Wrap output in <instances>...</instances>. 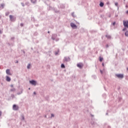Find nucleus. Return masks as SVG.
Returning a JSON list of instances; mask_svg holds the SVG:
<instances>
[{"instance_id": "obj_29", "label": "nucleus", "mask_w": 128, "mask_h": 128, "mask_svg": "<svg viewBox=\"0 0 128 128\" xmlns=\"http://www.w3.org/2000/svg\"><path fill=\"white\" fill-rule=\"evenodd\" d=\"M34 94H36V92H34Z\"/></svg>"}, {"instance_id": "obj_21", "label": "nucleus", "mask_w": 128, "mask_h": 128, "mask_svg": "<svg viewBox=\"0 0 128 128\" xmlns=\"http://www.w3.org/2000/svg\"><path fill=\"white\" fill-rule=\"evenodd\" d=\"M54 116V114H52V117L53 118Z\"/></svg>"}, {"instance_id": "obj_35", "label": "nucleus", "mask_w": 128, "mask_h": 128, "mask_svg": "<svg viewBox=\"0 0 128 128\" xmlns=\"http://www.w3.org/2000/svg\"><path fill=\"white\" fill-rule=\"evenodd\" d=\"M64 60H66V58H65V59H64Z\"/></svg>"}, {"instance_id": "obj_7", "label": "nucleus", "mask_w": 128, "mask_h": 128, "mask_svg": "<svg viewBox=\"0 0 128 128\" xmlns=\"http://www.w3.org/2000/svg\"><path fill=\"white\" fill-rule=\"evenodd\" d=\"M6 74H8V76H12V74H10V72L8 69L6 70Z\"/></svg>"}, {"instance_id": "obj_31", "label": "nucleus", "mask_w": 128, "mask_h": 128, "mask_svg": "<svg viewBox=\"0 0 128 128\" xmlns=\"http://www.w3.org/2000/svg\"><path fill=\"white\" fill-rule=\"evenodd\" d=\"M72 16H74V14H72Z\"/></svg>"}, {"instance_id": "obj_16", "label": "nucleus", "mask_w": 128, "mask_h": 128, "mask_svg": "<svg viewBox=\"0 0 128 128\" xmlns=\"http://www.w3.org/2000/svg\"><path fill=\"white\" fill-rule=\"evenodd\" d=\"M106 38H110V35H106Z\"/></svg>"}, {"instance_id": "obj_19", "label": "nucleus", "mask_w": 128, "mask_h": 128, "mask_svg": "<svg viewBox=\"0 0 128 128\" xmlns=\"http://www.w3.org/2000/svg\"><path fill=\"white\" fill-rule=\"evenodd\" d=\"M8 14H10V12H6V16H8Z\"/></svg>"}, {"instance_id": "obj_23", "label": "nucleus", "mask_w": 128, "mask_h": 128, "mask_svg": "<svg viewBox=\"0 0 128 128\" xmlns=\"http://www.w3.org/2000/svg\"><path fill=\"white\" fill-rule=\"evenodd\" d=\"M0 116H2V112L0 111Z\"/></svg>"}, {"instance_id": "obj_33", "label": "nucleus", "mask_w": 128, "mask_h": 128, "mask_svg": "<svg viewBox=\"0 0 128 128\" xmlns=\"http://www.w3.org/2000/svg\"><path fill=\"white\" fill-rule=\"evenodd\" d=\"M28 90H30V88H28Z\"/></svg>"}, {"instance_id": "obj_15", "label": "nucleus", "mask_w": 128, "mask_h": 128, "mask_svg": "<svg viewBox=\"0 0 128 128\" xmlns=\"http://www.w3.org/2000/svg\"><path fill=\"white\" fill-rule=\"evenodd\" d=\"M27 68H28V69L30 68V64H28V65Z\"/></svg>"}, {"instance_id": "obj_24", "label": "nucleus", "mask_w": 128, "mask_h": 128, "mask_svg": "<svg viewBox=\"0 0 128 128\" xmlns=\"http://www.w3.org/2000/svg\"><path fill=\"white\" fill-rule=\"evenodd\" d=\"M21 26H24V24H20Z\"/></svg>"}, {"instance_id": "obj_4", "label": "nucleus", "mask_w": 128, "mask_h": 128, "mask_svg": "<svg viewBox=\"0 0 128 128\" xmlns=\"http://www.w3.org/2000/svg\"><path fill=\"white\" fill-rule=\"evenodd\" d=\"M30 84H32L33 86H36V82L32 80L30 81Z\"/></svg>"}, {"instance_id": "obj_17", "label": "nucleus", "mask_w": 128, "mask_h": 128, "mask_svg": "<svg viewBox=\"0 0 128 128\" xmlns=\"http://www.w3.org/2000/svg\"><path fill=\"white\" fill-rule=\"evenodd\" d=\"M16 90V89L14 88H13L12 89L10 90L11 92H14Z\"/></svg>"}, {"instance_id": "obj_25", "label": "nucleus", "mask_w": 128, "mask_h": 128, "mask_svg": "<svg viewBox=\"0 0 128 128\" xmlns=\"http://www.w3.org/2000/svg\"><path fill=\"white\" fill-rule=\"evenodd\" d=\"M11 88H14V85L12 84L10 85Z\"/></svg>"}, {"instance_id": "obj_26", "label": "nucleus", "mask_w": 128, "mask_h": 128, "mask_svg": "<svg viewBox=\"0 0 128 128\" xmlns=\"http://www.w3.org/2000/svg\"><path fill=\"white\" fill-rule=\"evenodd\" d=\"M102 66H104V63L102 64Z\"/></svg>"}, {"instance_id": "obj_5", "label": "nucleus", "mask_w": 128, "mask_h": 128, "mask_svg": "<svg viewBox=\"0 0 128 128\" xmlns=\"http://www.w3.org/2000/svg\"><path fill=\"white\" fill-rule=\"evenodd\" d=\"M77 66L78 68H82V67L84 66V65L82 63H79L77 64Z\"/></svg>"}, {"instance_id": "obj_11", "label": "nucleus", "mask_w": 128, "mask_h": 128, "mask_svg": "<svg viewBox=\"0 0 128 128\" xmlns=\"http://www.w3.org/2000/svg\"><path fill=\"white\" fill-rule=\"evenodd\" d=\"M100 62H102V60H104V58H102V57H100Z\"/></svg>"}, {"instance_id": "obj_2", "label": "nucleus", "mask_w": 128, "mask_h": 128, "mask_svg": "<svg viewBox=\"0 0 128 128\" xmlns=\"http://www.w3.org/2000/svg\"><path fill=\"white\" fill-rule=\"evenodd\" d=\"M14 110H18L19 108L18 106L16 104H14L12 106Z\"/></svg>"}, {"instance_id": "obj_20", "label": "nucleus", "mask_w": 128, "mask_h": 128, "mask_svg": "<svg viewBox=\"0 0 128 128\" xmlns=\"http://www.w3.org/2000/svg\"><path fill=\"white\" fill-rule=\"evenodd\" d=\"M112 24H113V26H114V24H116V22H114L112 23Z\"/></svg>"}, {"instance_id": "obj_30", "label": "nucleus", "mask_w": 128, "mask_h": 128, "mask_svg": "<svg viewBox=\"0 0 128 128\" xmlns=\"http://www.w3.org/2000/svg\"><path fill=\"white\" fill-rule=\"evenodd\" d=\"M0 34H2V30H0Z\"/></svg>"}, {"instance_id": "obj_27", "label": "nucleus", "mask_w": 128, "mask_h": 128, "mask_svg": "<svg viewBox=\"0 0 128 128\" xmlns=\"http://www.w3.org/2000/svg\"><path fill=\"white\" fill-rule=\"evenodd\" d=\"M126 14H128V10L126 11Z\"/></svg>"}, {"instance_id": "obj_22", "label": "nucleus", "mask_w": 128, "mask_h": 128, "mask_svg": "<svg viewBox=\"0 0 128 128\" xmlns=\"http://www.w3.org/2000/svg\"><path fill=\"white\" fill-rule=\"evenodd\" d=\"M100 73H101L102 74H103V72H102V70H100Z\"/></svg>"}, {"instance_id": "obj_18", "label": "nucleus", "mask_w": 128, "mask_h": 128, "mask_svg": "<svg viewBox=\"0 0 128 128\" xmlns=\"http://www.w3.org/2000/svg\"><path fill=\"white\" fill-rule=\"evenodd\" d=\"M4 4H2L1 8H4Z\"/></svg>"}, {"instance_id": "obj_3", "label": "nucleus", "mask_w": 128, "mask_h": 128, "mask_svg": "<svg viewBox=\"0 0 128 128\" xmlns=\"http://www.w3.org/2000/svg\"><path fill=\"white\" fill-rule=\"evenodd\" d=\"M10 18L11 22H14V20H16V18L14 17V16L12 15L10 16Z\"/></svg>"}, {"instance_id": "obj_9", "label": "nucleus", "mask_w": 128, "mask_h": 128, "mask_svg": "<svg viewBox=\"0 0 128 128\" xmlns=\"http://www.w3.org/2000/svg\"><path fill=\"white\" fill-rule=\"evenodd\" d=\"M124 34H125L126 36H128V29H126V30Z\"/></svg>"}, {"instance_id": "obj_12", "label": "nucleus", "mask_w": 128, "mask_h": 128, "mask_svg": "<svg viewBox=\"0 0 128 128\" xmlns=\"http://www.w3.org/2000/svg\"><path fill=\"white\" fill-rule=\"evenodd\" d=\"M100 6H101V8H102V6H104V3L101 2L100 4Z\"/></svg>"}, {"instance_id": "obj_1", "label": "nucleus", "mask_w": 128, "mask_h": 128, "mask_svg": "<svg viewBox=\"0 0 128 128\" xmlns=\"http://www.w3.org/2000/svg\"><path fill=\"white\" fill-rule=\"evenodd\" d=\"M116 76L118 78H124V74H116Z\"/></svg>"}, {"instance_id": "obj_32", "label": "nucleus", "mask_w": 128, "mask_h": 128, "mask_svg": "<svg viewBox=\"0 0 128 128\" xmlns=\"http://www.w3.org/2000/svg\"><path fill=\"white\" fill-rule=\"evenodd\" d=\"M48 34H50V31L48 32Z\"/></svg>"}, {"instance_id": "obj_6", "label": "nucleus", "mask_w": 128, "mask_h": 128, "mask_svg": "<svg viewBox=\"0 0 128 128\" xmlns=\"http://www.w3.org/2000/svg\"><path fill=\"white\" fill-rule=\"evenodd\" d=\"M70 26H71L72 28H77L76 25L74 23H71Z\"/></svg>"}, {"instance_id": "obj_34", "label": "nucleus", "mask_w": 128, "mask_h": 128, "mask_svg": "<svg viewBox=\"0 0 128 128\" xmlns=\"http://www.w3.org/2000/svg\"><path fill=\"white\" fill-rule=\"evenodd\" d=\"M16 62H18L17 61Z\"/></svg>"}, {"instance_id": "obj_14", "label": "nucleus", "mask_w": 128, "mask_h": 128, "mask_svg": "<svg viewBox=\"0 0 128 128\" xmlns=\"http://www.w3.org/2000/svg\"><path fill=\"white\" fill-rule=\"evenodd\" d=\"M61 68H65L64 64H61Z\"/></svg>"}, {"instance_id": "obj_13", "label": "nucleus", "mask_w": 128, "mask_h": 128, "mask_svg": "<svg viewBox=\"0 0 128 128\" xmlns=\"http://www.w3.org/2000/svg\"><path fill=\"white\" fill-rule=\"evenodd\" d=\"M33 4H34L35 2H36V0H31Z\"/></svg>"}, {"instance_id": "obj_8", "label": "nucleus", "mask_w": 128, "mask_h": 128, "mask_svg": "<svg viewBox=\"0 0 128 128\" xmlns=\"http://www.w3.org/2000/svg\"><path fill=\"white\" fill-rule=\"evenodd\" d=\"M6 80L7 82H10V78L8 76H6Z\"/></svg>"}, {"instance_id": "obj_28", "label": "nucleus", "mask_w": 128, "mask_h": 128, "mask_svg": "<svg viewBox=\"0 0 128 128\" xmlns=\"http://www.w3.org/2000/svg\"><path fill=\"white\" fill-rule=\"evenodd\" d=\"M126 8H128V5H126Z\"/></svg>"}, {"instance_id": "obj_10", "label": "nucleus", "mask_w": 128, "mask_h": 128, "mask_svg": "<svg viewBox=\"0 0 128 128\" xmlns=\"http://www.w3.org/2000/svg\"><path fill=\"white\" fill-rule=\"evenodd\" d=\"M115 6H118V2H115Z\"/></svg>"}]
</instances>
